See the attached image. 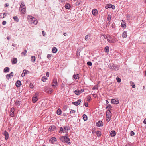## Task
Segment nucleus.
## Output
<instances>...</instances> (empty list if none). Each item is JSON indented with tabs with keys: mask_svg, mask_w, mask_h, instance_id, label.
Masks as SVG:
<instances>
[{
	"mask_svg": "<svg viewBox=\"0 0 146 146\" xmlns=\"http://www.w3.org/2000/svg\"><path fill=\"white\" fill-rule=\"evenodd\" d=\"M28 21L31 24L36 25L38 23L37 19L32 16L28 15L27 17Z\"/></svg>",
	"mask_w": 146,
	"mask_h": 146,
	"instance_id": "nucleus-1",
	"label": "nucleus"
},
{
	"mask_svg": "<svg viewBox=\"0 0 146 146\" xmlns=\"http://www.w3.org/2000/svg\"><path fill=\"white\" fill-rule=\"evenodd\" d=\"M19 10L21 13L24 14L25 13L26 7L23 3H22L20 4Z\"/></svg>",
	"mask_w": 146,
	"mask_h": 146,
	"instance_id": "nucleus-2",
	"label": "nucleus"
},
{
	"mask_svg": "<svg viewBox=\"0 0 146 146\" xmlns=\"http://www.w3.org/2000/svg\"><path fill=\"white\" fill-rule=\"evenodd\" d=\"M39 94L38 93L36 92L32 98L33 102V103L36 102L38 100V98L37 97V96H39Z\"/></svg>",
	"mask_w": 146,
	"mask_h": 146,
	"instance_id": "nucleus-3",
	"label": "nucleus"
},
{
	"mask_svg": "<svg viewBox=\"0 0 146 146\" xmlns=\"http://www.w3.org/2000/svg\"><path fill=\"white\" fill-rule=\"evenodd\" d=\"M106 38L108 41L109 42L113 43L115 42V41L113 39H112L111 37L109 35H108L106 36Z\"/></svg>",
	"mask_w": 146,
	"mask_h": 146,
	"instance_id": "nucleus-4",
	"label": "nucleus"
},
{
	"mask_svg": "<svg viewBox=\"0 0 146 146\" xmlns=\"http://www.w3.org/2000/svg\"><path fill=\"white\" fill-rule=\"evenodd\" d=\"M60 140L62 142L68 143V144H70V139L68 137H60Z\"/></svg>",
	"mask_w": 146,
	"mask_h": 146,
	"instance_id": "nucleus-5",
	"label": "nucleus"
},
{
	"mask_svg": "<svg viewBox=\"0 0 146 146\" xmlns=\"http://www.w3.org/2000/svg\"><path fill=\"white\" fill-rule=\"evenodd\" d=\"M57 82L56 79H54L52 83V86L54 88L56 87L57 86Z\"/></svg>",
	"mask_w": 146,
	"mask_h": 146,
	"instance_id": "nucleus-6",
	"label": "nucleus"
},
{
	"mask_svg": "<svg viewBox=\"0 0 146 146\" xmlns=\"http://www.w3.org/2000/svg\"><path fill=\"white\" fill-rule=\"evenodd\" d=\"M56 129V127L54 125L50 126L48 129V131H55Z\"/></svg>",
	"mask_w": 146,
	"mask_h": 146,
	"instance_id": "nucleus-7",
	"label": "nucleus"
},
{
	"mask_svg": "<svg viewBox=\"0 0 146 146\" xmlns=\"http://www.w3.org/2000/svg\"><path fill=\"white\" fill-rule=\"evenodd\" d=\"M106 117H111V113L110 110H107L106 112Z\"/></svg>",
	"mask_w": 146,
	"mask_h": 146,
	"instance_id": "nucleus-8",
	"label": "nucleus"
},
{
	"mask_svg": "<svg viewBox=\"0 0 146 146\" xmlns=\"http://www.w3.org/2000/svg\"><path fill=\"white\" fill-rule=\"evenodd\" d=\"M15 108L14 107L11 108V110L10 111V115L11 117H13L14 112Z\"/></svg>",
	"mask_w": 146,
	"mask_h": 146,
	"instance_id": "nucleus-9",
	"label": "nucleus"
},
{
	"mask_svg": "<svg viewBox=\"0 0 146 146\" xmlns=\"http://www.w3.org/2000/svg\"><path fill=\"white\" fill-rule=\"evenodd\" d=\"M81 102V99H79L76 102H72V104L76 106H77L80 104Z\"/></svg>",
	"mask_w": 146,
	"mask_h": 146,
	"instance_id": "nucleus-10",
	"label": "nucleus"
},
{
	"mask_svg": "<svg viewBox=\"0 0 146 146\" xmlns=\"http://www.w3.org/2000/svg\"><path fill=\"white\" fill-rule=\"evenodd\" d=\"M96 125L98 127H102L103 125V124L102 121L100 120L96 123Z\"/></svg>",
	"mask_w": 146,
	"mask_h": 146,
	"instance_id": "nucleus-11",
	"label": "nucleus"
},
{
	"mask_svg": "<svg viewBox=\"0 0 146 146\" xmlns=\"http://www.w3.org/2000/svg\"><path fill=\"white\" fill-rule=\"evenodd\" d=\"M63 127L64 132L66 133H67L68 130L70 129V127L68 126H64Z\"/></svg>",
	"mask_w": 146,
	"mask_h": 146,
	"instance_id": "nucleus-12",
	"label": "nucleus"
},
{
	"mask_svg": "<svg viewBox=\"0 0 146 146\" xmlns=\"http://www.w3.org/2000/svg\"><path fill=\"white\" fill-rule=\"evenodd\" d=\"M111 103L117 104L119 103V102L118 100H117L115 99H112L111 100Z\"/></svg>",
	"mask_w": 146,
	"mask_h": 146,
	"instance_id": "nucleus-13",
	"label": "nucleus"
},
{
	"mask_svg": "<svg viewBox=\"0 0 146 146\" xmlns=\"http://www.w3.org/2000/svg\"><path fill=\"white\" fill-rule=\"evenodd\" d=\"M92 13L94 16H96L98 14V11L96 9H94L92 10Z\"/></svg>",
	"mask_w": 146,
	"mask_h": 146,
	"instance_id": "nucleus-14",
	"label": "nucleus"
},
{
	"mask_svg": "<svg viewBox=\"0 0 146 146\" xmlns=\"http://www.w3.org/2000/svg\"><path fill=\"white\" fill-rule=\"evenodd\" d=\"M57 141L56 137H52L49 140L50 142L52 143L53 144L55 142Z\"/></svg>",
	"mask_w": 146,
	"mask_h": 146,
	"instance_id": "nucleus-15",
	"label": "nucleus"
},
{
	"mask_svg": "<svg viewBox=\"0 0 146 146\" xmlns=\"http://www.w3.org/2000/svg\"><path fill=\"white\" fill-rule=\"evenodd\" d=\"M127 32L125 31H124L122 34V36L123 38H126L127 36Z\"/></svg>",
	"mask_w": 146,
	"mask_h": 146,
	"instance_id": "nucleus-16",
	"label": "nucleus"
},
{
	"mask_svg": "<svg viewBox=\"0 0 146 146\" xmlns=\"http://www.w3.org/2000/svg\"><path fill=\"white\" fill-rule=\"evenodd\" d=\"M17 61V58H13L11 60V62L12 64H16Z\"/></svg>",
	"mask_w": 146,
	"mask_h": 146,
	"instance_id": "nucleus-17",
	"label": "nucleus"
},
{
	"mask_svg": "<svg viewBox=\"0 0 146 146\" xmlns=\"http://www.w3.org/2000/svg\"><path fill=\"white\" fill-rule=\"evenodd\" d=\"M13 72H11L9 74H7L6 76V78L7 79H9L11 78V76H13Z\"/></svg>",
	"mask_w": 146,
	"mask_h": 146,
	"instance_id": "nucleus-18",
	"label": "nucleus"
},
{
	"mask_svg": "<svg viewBox=\"0 0 146 146\" xmlns=\"http://www.w3.org/2000/svg\"><path fill=\"white\" fill-rule=\"evenodd\" d=\"M21 84V82L20 80H17L15 83V85L17 87H19Z\"/></svg>",
	"mask_w": 146,
	"mask_h": 146,
	"instance_id": "nucleus-19",
	"label": "nucleus"
},
{
	"mask_svg": "<svg viewBox=\"0 0 146 146\" xmlns=\"http://www.w3.org/2000/svg\"><path fill=\"white\" fill-rule=\"evenodd\" d=\"M110 135L111 137H113L115 136L116 135V132L114 130L112 131L110 133Z\"/></svg>",
	"mask_w": 146,
	"mask_h": 146,
	"instance_id": "nucleus-20",
	"label": "nucleus"
},
{
	"mask_svg": "<svg viewBox=\"0 0 146 146\" xmlns=\"http://www.w3.org/2000/svg\"><path fill=\"white\" fill-rule=\"evenodd\" d=\"M79 74H74L73 76V78H74L75 80L76 79H79Z\"/></svg>",
	"mask_w": 146,
	"mask_h": 146,
	"instance_id": "nucleus-21",
	"label": "nucleus"
},
{
	"mask_svg": "<svg viewBox=\"0 0 146 146\" xmlns=\"http://www.w3.org/2000/svg\"><path fill=\"white\" fill-rule=\"evenodd\" d=\"M90 37V35L89 34L87 35L85 37V40L86 41L88 40H89Z\"/></svg>",
	"mask_w": 146,
	"mask_h": 146,
	"instance_id": "nucleus-22",
	"label": "nucleus"
},
{
	"mask_svg": "<svg viewBox=\"0 0 146 146\" xmlns=\"http://www.w3.org/2000/svg\"><path fill=\"white\" fill-rule=\"evenodd\" d=\"M64 128L63 127H60V130H59V133H64L65 132L63 129Z\"/></svg>",
	"mask_w": 146,
	"mask_h": 146,
	"instance_id": "nucleus-23",
	"label": "nucleus"
},
{
	"mask_svg": "<svg viewBox=\"0 0 146 146\" xmlns=\"http://www.w3.org/2000/svg\"><path fill=\"white\" fill-rule=\"evenodd\" d=\"M65 7L66 9H69L70 8V5L69 3H67L65 5Z\"/></svg>",
	"mask_w": 146,
	"mask_h": 146,
	"instance_id": "nucleus-24",
	"label": "nucleus"
},
{
	"mask_svg": "<svg viewBox=\"0 0 146 146\" xmlns=\"http://www.w3.org/2000/svg\"><path fill=\"white\" fill-rule=\"evenodd\" d=\"M108 66L109 68L111 69H113L115 67L114 64H110Z\"/></svg>",
	"mask_w": 146,
	"mask_h": 146,
	"instance_id": "nucleus-25",
	"label": "nucleus"
},
{
	"mask_svg": "<svg viewBox=\"0 0 146 146\" xmlns=\"http://www.w3.org/2000/svg\"><path fill=\"white\" fill-rule=\"evenodd\" d=\"M15 104L16 106L18 107L19 108V106H20L21 104V102L17 100L15 102Z\"/></svg>",
	"mask_w": 146,
	"mask_h": 146,
	"instance_id": "nucleus-26",
	"label": "nucleus"
},
{
	"mask_svg": "<svg viewBox=\"0 0 146 146\" xmlns=\"http://www.w3.org/2000/svg\"><path fill=\"white\" fill-rule=\"evenodd\" d=\"M9 68L8 67H5L3 70V72L5 73H7L9 71Z\"/></svg>",
	"mask_w": 146,
	"mask_h": 146,
	"instance_id": "nucleus-27",
	"label": "nucleus"
},
{
	"mask_svg": "<svg viewBox=\"0 0 146 146\" xmlns=\"http://www.w3.org/2000/svg\"><path fill=\"white\" fill-rule=\"evenodd\" d=\"M112 107L111 106L110 104H108V106L106 107V109L107 110H111Z\"/></svg>",
	"mask_w": 146,
	"mask_h": 146,
	"instance_id": "nucleus-28",
	"label": "nucleus"
},
{
	"mask_svg": "<svg viewBox=\"0 0 146 146\" xmlns=\"http://www.w3.org/2000/svg\"><path fill=\"white\" fill-rule=\"evenodd\" d=\"M121 27H126V23L125 22H124L123 20H122V22L121 23Z\"/></svg>",
	"mask_w": 146,
	"mask_h": 146,
	"instance_id": "nucleus-29",
	"label": "nucleus"
},
{
	"mask_svg": "<svg viewBox=\"0 0 146 146\" xmlns=\"http://www.w3.org/2000/svg\"><path fill=\"white\" fill-rule=\"evenodd\" d=\"M104 50L106 53H108L109 52V47L108 46H106L104 48Z\"/></svg>",
	"mask_w": 146,
	"mask_h": 146,
	"instance_id": "nucleus-30",
	"label": "nucleus"
},
{
	"mask_svg": "<svg viewBox=\"0 0 146 146\" xmlns=\"http://www.w3.org/2000/svg\"><path fill=\"white\" fill-rule=\"evenodd\" d=\"M74 93L75 94L77 95H79L80 94V91L78 90H75L74 91Z\"/></svg>",
	"mask_w": 146,
	"mask_h": 146,
	"instance_id": "nucleus-31",
	"label": "nucleus"
},
{
	"mask_svg": "<svg viewBox=\"0 0 146 146\" xmlns=\"http://www.w3.org/2000/svg\"><path fill=\"white\" fill-rule=\"evenodd\" d=\"M57 49L56 48V47H54L52 49V51L53 53H56L57 52Z\"/></svg>",
	"mask_w": 146,
	"mask_h": 146,
	"instance_id": "nucleus-32",
	"label": "nucleus"
},
{
	"mask_svg": "<svg viewBox=\"0 0 146 146\" xmlns=\"http://www.w3.org/2000/svg\"><path fill=\"white\" fill-rule=\"evenodd\" d=\"M62 111L60 109H58L57 111V114L59 115H60L61 114Z\"/></svg>",
	"mask_w": 146,
	"mask_h": 146,
	"instance_id": "nucleus-33",
	"label": "nucleus"
},
{
	"mask_svg": "<svg viewBox=\"0 0 146 146\" xmlns=\"http://www.w3.org/2000/svg\"><path fill=\"white\" fill-rule=\"evenodd\" d=\"M81 50L80 49H78L76 52V55L77 56L79 57L80 56V53Z\"/></svg>",
	"mask_w": 146,
	"mask_h": 146,
	"instance_id": "nucleus-34",
	"label": "nucleus"
},
{
	"mask_svg": "<svg viewBox=\"0 0 146 146\" xmlns=\"http://www.w3.org/2000/svg\"><path fill=\"white\" fill-rule=\"evenodd\" d=\"M130 84L132 86V88H135V86L134 84V83L133 82H132V81H131L130 82Z\"/></svg>",
	"mask_w": 146,
	"mask_h": 146,
	"instance_id": "nucleus-35",
	"label": "nucleus"
},
{
	"mask_svg": "<svg viewBox=\"0 0 146 146\" xmlns=\"http://www.w3.org/2000/svg\"><path fill=\"white\" fill-rule=\"evenodd\" d=\"M83 119L85 121H86L88 119L86 115L85 114H83Z\"/></svg>",
	"mask_w": 146,
	"mask_h": 146,
	"instance_id": "nucleus-36",
	"label": "nucleus"
},
{
	"mask_svg": "<svg viewBox=\"0 0 146 146\" xmlns=\"http://www.w3.org/2000/svg\"><path fill=\"white\" fill-rule=\"evenodd\" d=\"M31 60L32 62H34L35 60V56H32Z\"/></svg>",
	"mask_w": 146,
	"mask_h": 146,
	"instance_id": "nucleus-37",
	"label": "nucleus"
},
{
	"mask_svg": "<svg viewBox=\"0 0 146 146\" xmlns=\"http://www.w3.org/2000/svg\"><path fill=\"white\" fill-rule=\"evenodd\" d=\"M96 134L98 137L101 136V133L100 131H97L96 132Z\"/></svg>",
	"mask_w": 146,
	"mask_h": 146,
	"instance_id": "nucleus-38",
	"label": "nucleus"
},
{
	"mask_svg": "<svg viewBox=\"0 0 146 146\" xmlns=\"http://www.w3.org/2000/svg\"><path fill=\"white\" fill-rule=\"evenodd\" d=\"M111 5L110 4H107L105 7L106 9L111 8Z\"/></svg>",
	"mask_w": 146,
	"mask_h": 146,
	"instance_id": "nucleus-39",
	"label": "nucleus"
},
{
	"mask_svg": "<svg viewBox=\"0 0 146 146\" xmlns=\"http://www.w3.org/2000/svg\"><path fill=\"white\" fill-rule=\"evenodd\" d=\"M13 18L16 22H18L19 21V19H18L17 16H15L13 17Z\"/></svg>",
	"mask_w": 146,
	"mask_h": 146,
	"instance_id": "nucleus-40",
	"label": "nucleus"
},
{
	"mask_svg": "<svg viewBox=\"0 0 146 146\" xmlns=\"http://www.w3.org/2000/svg\"><path fill=\"white\" fill-rule=\"evenodd\" d=\"M48 79V78L45 77H43L41 79L44 82H46V80Z\"/></svg>",
	"mask_w": 146,
	"mask_h": 146,
	"instance_id": "nucleus-41",
	"label": "nucleus"
},
{
	"mask_svg": "<svg viewBox=\"0 0 146 146\" xmlns=\"http://www.w3.org/2000/svg\"><path fill=\"white\" fill-rule=\"evenodd\" d=\"M3 134L5 135V137H8V133L5 131L3 133Z\"/></svg>",
	"mask_w": 146,
	"mask_h": 146,
	"instance_id": "nucleus-42",
	"label": "nucleus"
},
{
	"mask_svg": "<svg viewBox=\"0 0 146 146\" xmlns=\"http://www.w3.org/2000/svg\"><path fill=\"white\" fill-rule=\"evenodd\" d=\"M23 72L24 74H27L29 73V71L26 69H24L23 70Z\"/></svg>",
	"mask_w": 146,
	"mask_h": 146,
	"instance_id": "nucleus-43",
	"label": "nucleus"
},
{
	"mask_svg": "<svg viewBox=\"0 0 146 146\" xmlns=\"http://www.w3.org/2000/svg\"><path fill=\"white\" fill-rule=\"evenodd\" d=\"M53 90L51 88H48V93L49 94H51L53 92Z\"/></svg>",
	"mask_w": 146,
	"mask_h": 146,
	"instance_id": "nucleus-44",
	"label": "nucleus"
},
{
	"mask_svg": "<svg viewBox=\"0 0 146 146\" xmlns=\"http://www.w3.org/2000/svg\"><path fill=\"white\" fill-rule=\"evenodd\" d=\"M114 70L116 71L118 70H119V67L117 66H115L114 67V68L113 69Z\"/></svg>",
	"mask_w": 146,
	"mask_h": 146,
	"instance_id": "nucleus-45",
	"label": "nucleus"
},
{
	"mask_svg": "<svg viewBox=\"0 0 146 146\" xmlns=\"http://www.w3.org/2000/svg\"><path fill=\"white\" fill-rule=\"evenodd\" d=\"M111 19V16L110 15H108L107 16V20L108 21H110Z\"/></svg>",
	"mask_w": 146,
	"mask_h": 146,
	"instance_id": "nucleus-46",
	"label": "nucleus"
},
{
	"mask_svg": "<svg viewBox=\"0 0 146 146\" xmlns=\"http://www.w3.org/2000/svg\"><path fill=\"white\" fill-rule=\"evenodd\" d=\"M116 80L119 83L121 81V79L118 77L116 78Z\"/></svg>",
	"mask_w": 146,
	"mask_h": 146,
	"instance_id": "nucleus-47",
	"label": "nucleus"
},
{
	"mask_svg": "<svg viewBox=\"0 0 146 146\" xmlns=\"http://www.w3.org/2000/svg\"><path fill=\"white\" fill-rule=\"evenodd\" d=\"M29 86L30 88L31 89L33 88L34 87V86L33 84L31 83H30V84L29 85Z\"/></svg>",
	"mask_w": 146,
	"mask_h": 146,
	"instance_id": "nucleus-48",
	"label": "nucleus"
},
{
	"mask_svg": "<svg viewBox=\"0 0 146 146\" xmlns=\"http://www.w3.org/2000/svg\"><path fill=\"white\" fill-rule=\"evenodd\" d=\"M76 112L75 110H71L70 111V114L74 113Z\"/></svg>",
	"mask_w": 146,
	"mask_h": 146,
	"instance_id": "nucleus-49",
	"label": "nucleus"
},
{
	"mask_svg": "<svg viewBox=\"0 0 146 146\" xmlns=\"http://www.w3.org/2000/svg\"><path fill=\"white\" fill-rule=\"evenodd\" d=\"M27 50H25L24 52H22L21 54H23V55L25 56V54H26V53H27Z\"/></svg>",
	"mask_w": 146,
	"mask_h": 146,
	"instance_id": "nucleus-50",
	"label": "nucleus"
},
{
	"mask_svg": "<svg viewBox=\"0 0 146 146\" xmlns=\"http://www.w3.org/2000/svg\"><path fill=\"white\" fill-rule=\"evenodd\" d=\"M87 64L90 66H91L92 65V63L90 61H88L87 62Z\"/></svg>",
	"mask_w": 146,
	"mask_h": 146,
	"instance_id": "nucleus-51",
	"label": "nucleus"
},
{
	"mask_svg": "<svg viewBox=\"0 0 146 146\" xmlns=\"http://www.w3.org/2000/svg\"><path fill=\"white\" fill-rule=\"evenodd\" d=\"M130 133L131 136H133L135 134V133L133 131H131Z\"/></svg>",
	"mask_w": 146,
	"mask_h": 146,
	"instance_id": "nucleus-52",
	"label": "nucleus"
},
{
	"mask_svg": "<svg viewBox=\"0 0 146 146\" xmlns=\"http://www.w3.org/2000/svg\"><path fill=\"white\" fill-rule=\"evenodd\" d=\"M52 56V55L51 54H48L47 55V58H50Z\"/></svg>",
	"mask_w": 146,
	"mask_h": 146,
	"instance_id": "nucleus-53",
	"label": "nucleus"
},
{
	"mask_svg": "<svg viewBox=\"0 0 146 146\" xmlns=\"http://www.w3.org/2000/svg\"><path fill=\"white\" fill-rule=\"evenodd\" d=\"M42 34L43 36H45V35L46 34V33L44 31H42Z\"/></svg>",
	"mask_w": 146,
	"mask_h": 146,
	"instance_id": "nucleus-54",
	"label": "nucleus"
},
{
	"mask_svg": "<svg viewBox=\"0 0 146 146\" xmlns=\"http://www.w3.org/2000/svg\"><path fill=\"white\" fill-rule=\"evenodd\" d=\"M91 100V97L90 96H88L87 98V101H89Z\"/></svg>",
	"mask_w": 146,
	"mask_h": 146,
	"instance_id": "nucleus-55",
	"label": "nucleus"
},
{
	"mask_svg": "<svg viewBox=\"0 0 146 146\" xmlns=\"http://www.w3.org/2000/svg\"><path fill=\"white\" fill-rule=\"evenodd\" d=\"M111 27L113 28H115V24L114 23H113L111 25Z\"/></svg>",
	"mask_w": 146,
	"mask_h": 146,
	"instance_id": "nucleus-56",
	"label": "nucleus"
},
{
	"mask_svg": "<svg viewBox=\"0 0 146 146\" xmlns=\"http://www.w3.org/2000/svg\"><path fill=\"white\" fill-rule=\"evenodd\" d=\"M107 118V119H106V121L108 122H109L110 121V118L111 117H109V118L108 117H106Z\"/></svg>",
	"mask_w": 146,
	"mask_h": 146,
	"instance_id": "nucleus-57",
	"label": "nucleus"
},
{
	"mask_svg": "<svg viewBox=\"0 0 146 146\" xmlns=\"http://www.w3.org/2000/svg\"><path fill=\"white\" fill-rule=\"evenodd\" d=\"M76 6H79L80 5V2L77 1L76 3Z\"/></svg>",
	"mask_w": 146,
	"mask_h": 146,
	"instance_id": "nucleus-58",
	"label": "nucleus"
},
{
	"mask_svg": "<svg viewBox=\"0 0 146 146\" xmlns=\"http://www.w3.org/2000/svg\"><path fill=\"white\" fill-rule=\"evenodd\" d=\"M46 75L47 77H48L49 76V72H47L46 73Z\"/></svg>",
	"mask_w": 146,
	"mask_h": 146,
	"instance_id": "nucleus-59",
	"label": "nucleus"
},
{
	"mask_svg": "<svg viewBox=\"0 0 146 146\" xmlns=\"http://www.w3.org/2000/svg\"><path fill=\"white\" fill-rule=\"evenodd\" d=\"M6 22L5 21H3L2 23V24L3 25H5L6 24Z\"/></svg>",
	"mask_w": 146,
	"mask_h": 146,
	"instance_id": "nucleus-60",
	"label": "nucleus"
},
{
	"mask_svg": "<svg viewBox=\"0 0 146 146\" xmlns=\"http://www.w3.org/2000/svg\"><path fill=\"white\" fill-rule=\"evenodd\" d=\"M111 23V22L110 21H109L107 23V25H106V27H109Z\"/></svg>",
	"mask_w": 146,
	"mask_h": 146,
	"instance_id": "nucleus-61",
	"label": "nucleus"
},
{
	"mask_svg": "<svg viewBox=\"0 0 146 146\" xmlns=\"http://www.w3.org/2000/svg\"><path fill=\"white\" fill-rule=\"evenodd\" d=\"M6 13H4L3 14V18H4L6 16Z\"/></svg>",
	"mask_w": 146,
	"mask_h": 146,
	"instance_id": "nucleus-62",
	"label": "nucleus"
},
{
	"mask_svg": "<svg viewBox=\"0 0 146 146\" xmlns=\"http://www.w3.org/2000/svg\"><path fill=\"white\" fill-rule=\"evenodd\" d=\"M111 8L113 9H114L115 8V6L114 5H111Z\"/></svg>",
	"mask_w": 146,
	"mask_h": 146,
	"instance_id": "nucleus-63",
	"label": "nucleus"
},
{
	"mask_svg": "<svg viewBox=\"0 0 146 146\" xmlns=\"http://www.w3.org/2000/svg\"><path fill=\"white\" fill-rule=\"evenodd\" d=\"M143 123L144 124H146V118L144 119L143 121Z\"/></svg>",
	"mask_w": 146,
	"mask_h": 146,
	"instance_id": "nucleus-64",
	"label": "nucleus"
}]
</instances>
